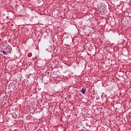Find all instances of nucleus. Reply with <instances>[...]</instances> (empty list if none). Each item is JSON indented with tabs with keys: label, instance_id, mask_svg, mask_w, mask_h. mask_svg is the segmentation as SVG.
Masks as SVG:
<instances>
[{
	"label": "nucleus",
	"instance_id": "1",
	"mask_svg": "<svg viewBox=\"0 0 131 131\" xmlns=\"http://www.w3.org/2000/svg\"><path fill=\"white\" fill-rule=\"evenodd\" d=\"M81 92L82 93V94H85V90H84V89H82L81 90Z\"/></svg>",
	"mask_w": 131,
	"mask_h": 131
},
{
	"label": "nucleus",
	"instance_id": "2",
	"mask_svg": "<svg viewBox=\"0 0 131 131\" xmlns=\"http://www.w3.org/2000/svg\"><path fill=\"white\" fill-rule=\"evenodd\" d=\"M3 53L4 55H7V52L6 51H3Z\"/></svg>",
	"mask_w": 131,
	"mask_h": 131
}]
</instances>
